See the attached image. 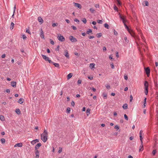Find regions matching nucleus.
<instances>
[{"instance_id": "obj_24", "label": "nucleus", "mask_w": 158, "mask_h": 158, "mask_svg": "<svg viewBox=\"0 0 158 158\" xmlns=\"http://www.w3.org/2000/svg\"><path fill=\"white\" fill-rule=\"evenodd\" d=\"M95 64L94 63H91L90 64L89 67L92 69L94 68Z\"/></svg>"}, {"instance_id": "obj_17", "label": "nucleus", "mask_w": 158, "mask_h": 158, "mask_svg": "<svg viewBox=\"0 0 158 158\" xmlns=\"http://www.w3.org/2000/svg\"><path fill=\"white\" fill-rule=\"evenodd\" d=\"M23 145V144L22 143H19L16 144L15 146L14 147H21Z\"/></svg>"}, {"instance_id": "obj_31", "label": "nucleus", "mask_w": 158, "mask_h": 158, "mask_svg": "<svg viewBox=\"0 0 158 158\" xmlns=\"http://www.w3.org/2000/svg\"><path fill=\"white\" fill-rule=\"evenodd\" d=\"M124 40L125 41H124V42L126 44H127L128 43L129 40H127V37H125L124 38Z\"/></svg>"}, {"instance_id": "obj_56", "label": "nucleus", "mask_w": 158, "mask_h": 158, "mask_svg": "<svg viewBox=\"0 0 158 158\" xmlns=\"http://www.w3.org/2000/svg\"><path fill=\"white\" fill-rule=\"evenodd\" d=\"M62 151V148H60L59 150L58 151V152L59 153H60Z\"/></svg>"}, {"instance_id": "obj_16", "label": "nucleus", "mask_w": 158, "mask_h": 158, "mask_svg": "<svg viewBox=\"0 0 158 158\" xmlns=\"http://www.w3.org/2000/svg\"><path fill=\"white\" fill-rule=\"evenodd\" d=\"M11 86L13 87H16V82L15 81H12L11 82Z\"/></svg>"}, {"instance_id": "obj_37", "label": "nucleus", "mask_w": 158, "mask_h": 158, "mask_svg": "<svg viewBox=\"0 0 158 158\" xmlns=\"http://www.w3.org/2000/svg\"><path fill=\"white\" fill-rule=\"evenodd\" d=\"M49 40L51 44L52 45H54V42L51 39H50Z\"/></svg>"}, {"instance_id": "obj_39", "label": "nucleus", "mask_w": 158, "mask_h": 158, "mask_svg": "<svg viewBox=\"0 0 158 158\" xmlns=\"http://www.w3.org/2000/svg\"><path fill=\"white\" fill-rule=\"evenodd\" d=\"M103 96L104 97V98L105 99L107 98V94L105 93H103Z\"/></svg>"}, {"instance_id": "obj_19", "label": "nucleus", "mask_w": 158, "mask_h": 158, "mask_svg": "<svg viewBox=\"0 0 158 158\" xmlns=\"http://www.w3.org/2000/svg\"><path fill=\"white\" fill-rule=\"evenodd\" d=\"M73 74L71 73H69L67 76V78L68 79H70L73 76Z\"/></svg>"}, {"instance_id": "obj_63", "label": "nucleus", "mask_w": 158, "mask_h": 158, "mask_svg": "<svg viewBox=\"0 0 158 158\" xmlns=\"http://www.w3.org/2000/svg\"><path fill=\"white\" fill-rule=\"evenodd\" d=\"M6 92L7 93H9L10 92V90L9 89H7L6 90Z\"/></svg>"}, {"instance_id": "obj_38", "label": "nucleus", "mask_w": 158, "mask_h": 158, "mask_svg": "<svg viewBox=\"0 0 158 158\" xmlns=\"http://www.w3.org/2000/svg\"><path fill=\"white\" fill-rule=\"evenodd\" d=\"M26 32L28 33L29 34H31L30 31L28 29H26Z\"/></svg>"}, {"instance_id": "obj_53", "label": "nucleus", "mask_w": 158, "mask_h": 158, "mask_svg": "<svg viewBox=\"0 0 158 158\" xmlns=\"http://www.w3.org/2000/svg\"><path fill=\"white\" fill-rule=\"evenodd\" d=\"M118 33L117 31H114V34L115 35H117Z\"/></svg>"}, {"instance_id": "obj_5", "label": "nucleus", "mask_w": 158, "mask_h": 158, "mask_svg": "<svg viewBox=\"0 0 158 158\" xmlns=\"http://www.w3.org/2000/svg\"><path fill=\"white\" fill-rule=\"evenodd\" d=\"M41 56L42 57L43 59H44L45 61H48L49 63H52V61L49 60V58L46 56L43 55L41 54Z\"/></svg>"}, {"instance_id": "obj_42", "label": "nucleus", "mask_w": 158, "mask_h": 158, "mask_svg": "<svg viewBox=\"0 0 158 158\" xmlns=\"http://www.w3.org/2000/svg\"><path fill=\"white\" fill-rule=\"evenodd\" d=\"M94 6L96 8H99V5L98 4H96L94 5Z\"/></svg>"}, {"instance_id": "obj_36", "label": "nucleus", "mask_w": 158, "mask_h": 158, "mask_svg": "<svg viewBox=\"0 0 158 158\" xmlns=\"http://www.w3.org/2000/svg\"><path fill=\"white\" fill-rule=\"evenodd\" d=\"M106 88L108 89H110V85H109V84H106Z\"/></svg>"}, {"instance_id": "obj_62", "label": "nucleus", "mask_w": 158, "mask_h": 158, "mask_svg": "<svg viewBox=\"0 0 158 158\" xmlns=\"http://www.w3.org/2000/svg\"><path fill=\"white\" fill-rule=\"evenodd\" d=\"M6 56L5 54H4L2 56V57L3 58H4Z\"/></svg>"}, {"instance_id": "obj_33", "label": "nucleus", "mask_w": 158, "mask_h": 158, "mask_svg": "<svg viewBox=\"0 0 158 158\" xmlns=\"http://www.w3.org/2000/svg\"><path fill=\"white\" fill-rule=\"evenodd\" d=\"M1 143L2 144H4L5 142V139L4 138H2L1 139Z\"/></svg>"}, {"instance_id": "obj_41", "label": "nucleus", "mask_w": 158, "mask_h": 158, "mask_svg": "<svg viewBox=\"0 0 158 158\" xmlns=\"http://www.w3.org/2000/svg\"><path fill=\"white\" fill-rule=\"evenodd\" d=\"M97 22L98 23L102 24L103 23V21L101 20H98Z\"/></svg>"}, {"instance_id": "obj_60", "label": "nucleus", "mask_w": 158, "mask_h": 158, "mask_svg": "<svg viewBox=\"0 0 158 158\" xmlns=\"http://www.w3.org/2000/svg\"><path fill=\"white\" fill-rule=\"evenodd\" d=\"M111 67L112 69H113L114 68V65L113 64H111Z\"/></svg>"}, {"instance_id": "obj_6", "label": "nucleus", "mask_w": 158, "mask_h": 158, "mask_svg": "<svg viewBox=\"0 0 158 158\" xmlns=\"http://www.w3.org/2000/svg\"><path fill=\"white\" fill-rule=\"evenodd\" d=\"M57 38L59 40L62 42H63L65 40L64 38L63 37V36H61L60 34H58L57 35Z\"/></svg>"}, {"instance_id": "obj_20", "label": "nucleus", "mask_w": 158, "mask_h": 158, "mask_svg": "<svg viewBox=\"0 0 158 158\" xmlns=\"http://www.w3.org/2000/svg\"><path fill=\"white\" fill-rule=\"evenodd\" d=\"M64 55L67 58H69V56L67 51H65Z\"/></svg>"}, {"instance_id": "obj_43", "label": "nucleus", "mask_w": 158, "mask_h": 158, "mask_svg": "<svg viewBox=\"0 0 158 158\" xmlns=\"http://www.w3.org/2000/svg\"><path fill=\"white\" fill-rule=\"evenodd\" d=\"M89 10L92 13L94 12V11H95L94 10V9H93V8H90L89 9Z\"/></svg>"}, {"instance_id": "obj_64", "label": "nucleus", "mask_w": 158, "mask_h": 158, "mask_svg": "<svg viewBox=\"0 0 158 158\" xmlns=\"http://www.w3.org/2000/svg\"><path fill=\"white\" fill-rule=\"evenodd\" d=\"M113 58V56L112 55H110V56L109 57V58L110 59H112L113 58Z\"/></svg>"}, {"instance_id": "obj_52", "label": "nucleus", "mask_w": 158, "mask_h": 158, "mask_svg": "<svg viewBox=\"0 0 158 158\" xmlns=\"http://www.w3.org/2000/svg\"><path fill=\"white\" fill-rule=\"evenodd\" d=\"M156 150H153L152 151V153L153 154V155H154L156 153Z\"/></svg>"}, {"instance_id": "obj_22", "label": "nucleus", "mask_w": 158, "mask_h": 158, "mask_svg": "<svg viewBox=\"0 0 158 158\" xmlns=\"http://www.w3.org/2000/svg\"><path fill=\"white\" fill-rule=\"evenodd\" d=\"M123 107L124 109H126L127 108V104L125 103L123 105Z\"/></svg>"}, {"instance_id": "obj_4", "label": "nucleus", "mask_w": 158, "mask_h": 158, "mask_svg": "<svg viewBox=\"0 0 158 158\" xmlns=\"http://www.w3.org/2000/svg\"><path fill=\"white\" fill-rule=\"evenodd\" d=\"M119 16L120 18L123 20V23H124V25L125 27H126V25H127L125 23L126 22H127V20L126 19V17L125 16H124L121 15L119 14Z\"/></svg>"}, {"instance_id": "obj_58", "label": "nucleus", "mask_w": 158, "mask_h": 158, "mask_svg": "<svg viewBox=\"0 0 158 158\" xmlns=\"http://www.w3.org/2000/svg\"><path fill=\"white\" fill-rule=\"evenodd\" d=\"M74 53L75 54V55L77 56H80V54L78 53H77L74 52Z\"/></svg>"}, {"instance_id": "obj_13", "label": "nucleus", "mask_w": 158, "mask_h": 158, "mask_svg": "<svg viewBox=\"0 0 158 158\" xmlns=\"http://www.w3.org/2000/svg\"><path fill=\"white\" fill-rule=\"evenodd\" d=\"M35 153L36 155L35 158H39V152L38 150H35Z\"/></svg>"}, {"instance_id": "obj_1", "label": "nucleus", "mask_w": 158, "mask_h": 158, "mask_svg": "<svg viewBox=\"0 0 158 158\" xmlns=\"http://www.w3.org/2000/svg\"><path fill=\"white\" fill-rule=\"evenodd\" d=\"M48 135V132L47 130L45 129L43 133L41 135V139L44 142H45L47 141Z\"/></svg>"}, {"instance_id": "obj_14", "label": "nucleus", "mask_w": 158, "mask_h": 158, "mask_svg": "<svg viewBox=\"0 0 158 158\" xmlns=\"http://www.w3.org/2000/svg\"><path fill=\"white\" fill-rule=\"evenodd\" d=\"M41 146V144L40 143H37L35 147V150H38L37 149Z\"/></svg>"}, {"instance_id": "obj_15", "label": "nucleus", "mask_w": 158, "mask_h": 158, "mask_svg": "<svg viewBox=\"0 0 158 158\" xmlns=\"http://www.w3.org/2000/svg\"><path fill=\"white\" fill-rule=\"evenodd\" d=\"M39 142V140L38 139H35L34 140L31 142V143L33 145L35 144L36 142Z\"/></svg>"}, {"instance_id": "obj_29", "label": "nucleus", "mask_w": 158, "mask_h": 158, "mask_svg": "<svg viewBox=\"0 0 158 158\" xmlns=\"http://www.w3.org/2000/svg\"><path fill=\"white\" fill-rule=\"evenodd\" d=\"M90 110L89 109H88L86 111V113L87 114V115L88 116L90 114Z\"/></svg>"}, {"instance_id": "obj_3", "label": "nucleus", "mask_w": 158, "mask_h": 158, "mask_svg": "<svg viewBox=\"0 0 158 158\" xmlns=\"http://www.w3.org/2000/svg\"><path fill=\"white\" fill-rule=\"evenodd\" d=\"M126 27L131 35L132 36L134 37L135 36V34L134 31L132 29H129L127 25H126Z\"/></svg>"}, {"instance_id": "obj_61", "label": "nucleus", "mask_w": 158, "mask_h": 158, "mask_svg": "<svg viewBox=\"0 0 158 158\" xmlns=\"http://www.w3.org/2000/svg\"><path fill=\"white\" fill-rule=\"evenodd\" d=\"M74 21L75 22H79V21L77 19H74Z\"/></svg>"}, {"instance_id": "obj_44", "label": "nucleus", "mask_w": 158, "mask_h": 158, "mask_svg": "<svg viewBox=\"0 0 158 158\" xmlns=\"http://www.w3.org/2000/svg\"><path fill=\"white\" fill-rule=\"evenodd\" d=\"M92 32V31L91 30V29H89L88 31H87V33L88 34H89L90 33H91Z\"/></svg>"}, {"instance_id": "obj_49", "label": "nucleus", "mask_w": 158, "mask_h": 158, "mask_svg": "<svg viewBox=\"0 0 158 158\" xmlns=\"http://www.w3.org/2000/svg\"><path fill=\"white\" fill-rule=\"evenodd\" d=\"M114 128L118 130L119 129V127L118 125H116L115 126Z\"/></svg>"}, {"instance_id": "obj_18", "label": "nucleus", "mask_w": 158, "mask_h": 158, "mask_svg": "<svg viewBox=\"0 0 158 158\" xmlns=\"http://www.w3.org/2000/svg\"><path fill=\"white\" fill-rule=\"evenodd\" d=\"M51 64H53L55 67L58 68L59 67V64L58 63H55L52 61V63H51Z\"/></svg>"}, {"instance_id": "obj_32", "label": "nucleus", "mask_w": 158, "mask_h": 158, "mask_svg": "<svg viewBox=\"0 0 158 158\" xmlns=\"http://www.w3.org/2000/svg\"><path fill=\"white\" fill-rule=\"evenodd\" d=\"M58 23H53L52 24V26L53 27H56L58 26Z\"/></svg>"}, {"instance_id": "obj_34", "label": "nucleus", "mask_w": 158, "mask_h": 158, "mask_svg": "<svg viewBox=\"0 0 158 158\" xmlns=\"http://www.w3.org/2000/svg\"><path fill=\"white\" fill-rule=\"evenodd\" d=\"M143 145H142H142H140V148L139 149V151H143Z\"/></svg>"}, {"instance_id": "obj_47", "label": "nucleus", "mask_w": 158, "mask_h": 158, "mask_svg": "<svg viewBox=\"0 0 158 158\" xmlns=\"http://www.w3.org/2000/svg\"><path fill=\"white\" fill-rule=\"evenodd\" d=\"M70 111V108H68L67 109V112L68 113H69Z\"/></svg>"}, {"instance_id": "obj_35", "label": "nucleus", "mask_w": 158, "mask_h": 158, "mask_svg": "<svg viewBox=\"0 0 158 158\" xmlns=\"http://www.w3.org/2000/svg\"><path fill=\"white\" fill-rule=\"evenodd\" d=\"M146 98H145V99H144V104H143V105H144V107H145L146 106Z\"/></svg>"}, {"instance_id": "obj_21", "label": "nucleus", "mask_w": 158, "mask_h": 158, "mask_svg": "<svg viewBox=\"0 0 158 158\" xmlns=\"http://www.w3.org/2000/svg\"><path fill=\"white\" fill-rule=\"evenodd\" d=\"M38 20L39 22L40 23H43L44 22L43 20L42 19V18L41 17H40L38 18Z\"/></svg>"}, {"instance_id": "obj_59", "label": "nucleus", "mask_w": 158, "mask_h": 158, "mask_svg": "<svg viewBox=\"0 0 158 158\" xmlns=\"http://www.w3.org/2000/svg\"><path fill=\"white\" fill-rule=\"evenodd\" d=\"M116 56L117 57H119V55L118 54V52H116Z\"/></svg>"}, {"instance_id": "obj_8", "label": "nucleus", "mask_w": 158, "mask_h": 158, "mask_svg": "<svg viewBox=\"0 0 158 158\" xmlns=\"http://www.w3.org/2000/svg\"><path fill=\"white\" fill-rule=\"evenodd\" d=\"M73 4L74 6L75 7H77L79 9H81L82 8L81 5L79 3L74 2L73 3Z\"/></svg>"}, {"instance_id": "obj_27", "label": "nucleus", "mask_w": 158, "mask_h": 158, "mask_svg": "<svg viewBox=\"0 0 158 158\" xmlns=\"http://www.w3.org/2000/svg\"><path fill=\"white\" fill-rule=\"evenodd\" d=\"M0 119L2 121H4L5 120V119L4 117L2 115H1L0 116Z\"/></svg>"}, {"instance_id": "obj_40", "label": "nucleus", "mask_w": 158, "mask_h": 158, "mask_svg": "<svg viewBox=\"0 0 158 158\" xmlns=\"http://www.w3.org/2000/svg\"><path fill=\"white\" fill-rule=\"evenodd\" d=\"M124 118L126 120H128V118L127 115L126 114H125L124 115Z\"/></svg>"}, {"instance_id": "obj_2", "label": "nucleus", "mask_w": 158, "mask_h": 158, "mask_svg": "<svg viewBox=\"0 0 158 158\" xmlns=\"http://www.w3.org/2000/svg\"><path fill=\"white\" fill-rule=\"evenodd\" d=\"M144 86H145V94L147 95L148 92V81H145L144 83Z\"/></svg>"}, {"instance_id": "obj_55", "label": "nucleus", "mask_w": 158, "mask_h": 158, "mask_svg": "<svg viewBox=\"0 0 158 158\" xmlns=\"http://www.w3.org/2000/svg\"><path fill=\"white\" fill-rule=\"evenodd\" d=\"M114 9L115 10H116L117 11H118V9L117 7L115 6H114Z\"/></svg>"}, {"instance_id": "obj_51", "label": "nucleus", "mask_w": 158, "mask_h": 158, "mask_svg": "<svg viewBox=\"0 0 158 158\" xmlns=\"http://www.w3.org/2000/svg\"><path fill=\"white\" fill-rule=\"evenodd\" d=\"M71 105L74 106L75 105V103L73 101H72L71 102Z\"/></svg>"}, {"instance_id": "obj_12", "label": "nucleus", "mask_w": 158, "mask_h": 158, "mask_svg": "<svg viewBox=\"0 0 158 158\" xmlns=\"http://www.w3.org/2000/svg\"><path fill=\"white\" fill-rule=\"evenodd\" d=\"M21 36V38H22L24 40H27V37L25 34H22Z\"/></svg>"}, {"instance_id": "obj_48", "label": "nucleus", "mask_w": 158, "mask_h": 158, "mask_svg": "<svg viewBox=\"0 0 158 158\" xmlns=\"http://www.w3.org/2000/svg\"><path fill=\"white\" fill-rule=\"evenodd\" d=\"M130 101L131 102L132 100H133L132 96V95H130Z\"/></svg>"}, {"instance_id": "obj_23", "label": "nucleus", "mask_w": 158, "mask_h": 158, "mask_svg": "<svg viewBox=\"0 0 158 158\" xmlns=\"http://www.w3.org/2000/svg\"><path fill=\"white\" fill-rule=\"evenodd\" d=\"M15 112L18 114H20L21 113L20 110L18 108L16 109L15 110Z\"/></svg>"}, {"instance_id": "obj_50", "label": "nucleus", "mask_w": 158, "mask_h": 158, "mask_svg": "<svg viewBox=\"0 0 158 158\" xmlns=\"http://www.w3.org/2000/svg\"><path fill=\"white\" fill-rule=\"evenodd\" d=\"M155 86L156 89H157L158 88V86H157L158 84L156 82H155Z\"/></svg>"}, {"instance_id": "obj_28", "label": "nucleus", "mask_w": 158, "mask_h": 158, "mask_svg": "<svg viewBox=\"0 0 158 158\" xmlns=\"http://www.w3.org/2000/svg\"><path fill=\"white\" fill-rule=\"evenodd\" d=\"M104 27L107 29H109V26L107 23H105L104 25Z\"/></svg>"}, {"instance_id": "obj_57", "label": "nucleus", "mask_w": 158, "mask_h": 158, "mask_svg": "<svg viewBox=\"0 0 158 158\" xmlns=\"http://www.w3.org/2000/svg\"><path fill=\"white\" fill-rule=\"evenodd\" d=\"M81 80H79L78 81H77L78 84H81Z\"/></svg>"}, {"instance_id": "obj_54", "label": "nucleus", "mask_w": 158, "mask_h": 158, "mask_svg": "<svg viewBox=\"0 0 158 158\" xmlns=\"http://www.w3.org/2000/svg\"><path fill=\"white\" fill-rule=\"evenodd\" d=\"M117 2H118V5H121V3L120 2V1H119V0H117Z\"/></svg>"}, {"instance_id": "obj_26", "label": "nucleus", "mask_w": 158, "mask_h": 158, "mask_svg": "<svg viewBox=\"0 0 158 158\" xmlns=\"http://www.w3.org/2000/svg\"><path fill=\"white\" fill-rule=\"evenodd\" d=\"M102 34L101 33H100L96 34L97 37L99 38L100 37L102 36Z\"/></svg>"}, {"instance_id": "obj_30", "label": "nucleus", "mask_w": 158, "mask_h": 158, "mask_svg": "<svg viewBox=\"0 0 158 158\" xmlns=\"http://www.w3.org/2000/svg\"><path fill=\"white\" fill-rule=\"evenodd\" d=\"M23 99L22 98H20L19 99V100L18 101V102L20 104H22L23 103V101H22Z\"/></svg>"}, {"instance_id": "obj_25", "label": "nucleus", "mask_w": 158, "mask_h": 158, "mask_svg": "<svg viewBox=\"0 0 158 158\" xmlns=\"http://www.w3.org/2000/svg\"><path fill=\"white\" fill-rule=\"evenodd\" d=\"M14 24L13 23L11 22V23L10 26V29H13L14 28Z\"/></svg>"}, {"instance_id": "obj_9", "label": "nucleus", "mask_w": 158, "mask_h": 158, "mask_svg": "<svg viewBox=\"0 0 158 158\" xmlns=\"http://www.w3.org/2000/svg\"><path fill=\"white\" fill-rule=\"evenodd\" d=\"M69 39L71 42H76L77 41V40L76 38L72 36H70L69 37Z\"/></svg>"}, {"instance_id": "obj_11", "label": "nucleus", "mask_w": 158, "mask_h": 158, "mask_svg": "<svg viewBox=\"0 0 158 158\" xmlns=\"http://www.w3.org/2000/svg\"><path fill=\"white\" fill-rule=\"evenodd\" d=\"M40 36L42 39H44V32L42 29H41V31H40Z\"/></svg>"}, {"instance_id": "obj_7", "label": "nucleus", "mask_w": 158, "mask_h": 158, "mask_svg": "<svg viewBox=\"0 0 158 158\" xmlns=\"http://www.w3.org/2000/svg\"><path fill=\"white\" fill-rule=\"evenodd\" d=\"M144 69L148 77H149L150 74V70L149 67L144 68Z\"/></svg>"}, {"instance_id": "obj_45", "label": "nucleus", "mask_w": 158, "mask_h": 158, "mask_svg": "<svg viewBox=\"0 0 158 158\" xmlns=\"http://www.w3.org/2000/svg\"><path fill=\"white\" fill-rule=\"evenodd\" d=\"M71 27H72V28L73 29V30H77V28L75 26H71Z\"/></svg>"}, {"instance_id": "obj_46", "label": "nucleus", "mask_w": 158, "mask_h": 158, "mask_svg": "<svg viewBox=\"0 0 158 158\" xmlns=\"http://www.w3.org/2000/svg\"><path fill=\"white\" fill-rule=\"evenodd\" d=\"M82 22L85 23H86V20L85 18H84L82 20Z\"/></svg>"}, {"instance_id": "obj_10", "label": "nucleus", "mask_w": 158, "mask_h": 158, "mask_svg": "<svg viewBox=\"0 0 158 158\" xmlns=\"http://www.w3.org/2000/svg\"><path fill=\"white\" fill-rule=\"evenodd\" d=\"M142 4L143 6H148L149 5L148 2L147 1H143Z\"/></svg>"}]
</instances>
